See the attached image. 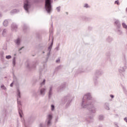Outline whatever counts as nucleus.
<instances>
[{
  "label": "nucleus",
  "instance_id": "1",
  "mask_svg": "<svg viewBox=\"0 0 127 127\" xmlns=\"http://www.w3.org/2000/svg\"><path fill=\"white\" fill-rule=\"evenodd\" d=\"M92 96L91 93H88L84 95L81 103L82 109H87L89 112V115L92 116V114L96 113L97 108L94 106V103L91 101Z\"/></svg>",
  "mask_w": 127,
  "mask_h": 127
},
{
  "label": "nucleus",
  "instance_id": "2",
  "mask_svg": "<svg viewBox=\"0 0 127 127\" xmlns=\"http://www.w3.org/2000/svg\"><path fill=\"white\" fill-rule=\"evenodd\" d=\"M46 68V64H44L42 66L39 68L40 76L38 79V82H40V86L41 87H42V86H44V85H45V82H46V80L45 79L42 78V71H43Z\"/></svg>",
  "mask_w": 127,
  "mask_h": 127
},
{
  "label": "nucleus",
  "instance_id": "3",
  "mask_svg": "<svg viewBox=\"0 0 127 127\" xmlns=\"http://www.w3.org/2000/svg\"><path fill=\"white\" fill-rule=\"evenodd\" d=\"M17 102L18 104V113L20 118H22V115H23V113H22V110H21V102L19 99V98H21V95L20 91L18 88L17 89Z\"/></svg>",
  "mask_w": 127,
  "mask_h": 127
},
{
  "label": "nucleus",
  "instance_id": "4",
  "mask_svg": "<svg viewBox=\"0 0 127 127\" xmlns=\"http://www.w3.org/2000/svg\"><path fill=\"white\" fill-rule=\"evenodd\" d=\"M103 74H104V71L102 69H96L95 70L94 75L93 76V81L95 86H97L99 83L98 80L99 76H102Z\"/></svg>",
  "mask_w": 127,
  "mask_h": 127
},
{
  "label": "nucleus",
  "instance_id": "5",
  "mask_svg": "<svg viewBox=\"0 0 127 127\" xmlns=\"http://www.w3.org/2000/svg\"><path fill=\"white\" fill-rule=\"evenodd\" d=\"M71 102H72V97H71V96L68 95L66 96H64L62 99V104H66V108H68L69 106H70V104H71Z\"/></svg>",
  "mask_w": 127,
  "mask_h": 127
},
{
  "label": "nucleus",
  "instance_id": "6",
  "mask_svg": "<svg viewBox=\"0 0 127 127\" xmlns=\"http://www.w3.org/2000/svg\"><path fill=\"white\" fill-rule=\"evenodd\" d=\"M90 70L91 67L90 66H87L86 67L85 66H80L77 70V73H88V72H90Z\"/></svg>",
  "mask_w": 127,
  "mask_h": 127
},
{
  "label": "nucleus",
  "instance_id": "7",
  "mask_svg": "<svg viewBox=\"0 0 127 127\" xmlns=\"http://www.w3.org/2000/svg\"><path fill=\"white\" fill-rule=\"evenodd\" d=\"M52 42L51 43V45L48 47L49 53L47 54V57L46 58V61L45 62V63H46V62L48 61V59H49V55H50V52H51V49H52V47L53 46L54 38H53V37H52Z\"/></svg>",
  "mask_w": 127,
  "mask_h": 127
},
{
  "label": "nucleus",
  "instance_id": "8",
  "mask_svg": "<svg viewBox=\"0 0 127 127\" xmlns=\"http://www.w3.org/2000/svg\"><path fill=\"white\" fill-rule=\"evenodd\" d=\"M30 3L28 0H25L24 2V8L27 12H29V8H30Z\"/></svg>",
  "mask_w": 127,
  "mask_h": 127
},
{
  "label": "nucleus",
  "instance_id": "9",
  "mask_svg": "<svg viewBox=\"0 0 127 127\" xmlns=\"http://www.w3.org/2000/svg\"><path fill=\"white\" fill-rule=\"evenodd\" d=\"M38 64V62L37 61H36L33 62L31 66H30V65L29 64H28L27 65V68L29 69V70H31V69H35Z\"/></svg>",
  "mask_w": 127,
  "mask_h": 127
},
{
  "label": "nucleus",
  "instance_id": "10",
  "mask_svg": "<svg viewBox=\"0 0 127 127\" xmlns=\"http://www.w3.org/2000/svg\"><path fill=\"white\" fill-rule=\"evenodd\" d=\"M17 25L16 24L13 23L11 25V31H13L14 32H16L17 31Z\"/></svg>",
  "mask_w": 127,
  "mask_h": 127
},
{
  "label": "nucleus",
  "instance_id": "11",
  "mask_svg": "<svg viewBox=\"0 0 127 127\" xmlns=\"http://www.w3.org/2000/svg\"><path fill=\"white\" fill-rule=\"evenodd\" d=\"M45 91H46L45 88H42L40 90L38 91V94H39V96L44 97V96H45Z\"/></svg>",
  "mask_w": 127,
  "mask_h": 127
},
{
  "label": "nucleus",
  "instance_id": "12",
  "mask_svg": "<svg viewBox=\"0 0 127 127\" xmlns=\"http://www.w3.org/2000/svg\"><path fill=\"white\" fill-rule=\"evenodd\" d=\"M53 86H51L50 87V89L48 93V99L49 100L51 99V97H52V95L53 94Z\"/></svg>",
  "mask_w": 127,
  "mask_h": 127
},
{
  "label": "nucleus",
  "instance_id": "13",
  "mask_svg": "<svg viewBox=\"0 0 127 127\" xmlns=\"http://www.w3.org/2000/svg\"><path fill=\"white\" fill-rule=\"evenodd\" d=\"M45 6H52L53 0H45Z\"/></svg>",
  "mask_w": 127,
  "mask_h": 127
},
{
  "label": "nucleus",
  "instance_id": "14",
  "mask_svg": "<svg viewBox=\"0 0 127 127\" xmlns=\"http://www.w3.org/2000/svg\"><path fill=\"white\" fill-rule=\"evenodd\" d=\"M53 118V116H52V115H51V114H49L48 116V118H47V126H51V120H52Z\"/></svg>",
  "mask_w": 127,
  "mask_h": 127
},
{
  "label": "nucleus",
  "instance_id": "15",
  "mask_svg": "<svg viewBox=\"0 0 127 127\" xmlns=\"http://www.w3.org/2000/svg\"><path fill=\"white\" fill-rule=\"evenodd\" d=\"M114 21V25L116 26L117 28H121L122 25L121 24V22H120V20L115 19Z\"/></svg>",
  "mask_w": 127,
  "mask_h": 127
},
{
  "label": "nucleus",
  "instance_id": "16",
  "mask_svg": "<svg viewBox=\"0 0 127 127\" xmlns=\"http://www.w3.org/2000/svg\"><path fill=\"white\" fill-rule=\"evenodd\" d=\"M23 30L24 33H26L29 31V27L27 26V25L24 24L23 27Z\"/></svg>",
  "mask_w": 127,
  "mask_h": 127
},
{
  "label": "nucleus",
  "instance_id": "17",
  "mask_svg": "<svg viewBox=\"0 0 127 127\" xmlns=\"http://www.w3.org/2000/svg\"><path fill=\"white\" fill-rule=\"evenodd\" d=\"M106 59L108 61H111V58H112V53L108 51L106 54Z\"/></svg>",
  "mask_w": 127,
  "mask_h": 127
},
{
  "label": "nucleus",
  "instance_id": "18",
  "mask_svg": "<svg viewBox=\"0 0 127 127\" xmlns=\"http://www.w3.org/2000/svg\"><path fill=\"white\" fill-rule=\"evenodd\" d=\"M39 48L41 49V50H43V49H45V48H46V46L44 44H40L39 45Z\"/></svg>",
  "mask_w": 127,
  "mask_h": 127
},
{
  "label": "nucleus",
  "instance_id": "19",
  "mask_svg": "<svg viewBox=\"0 0 127 127\" xmlns=\"http://www.w3.org/2000/svg\"><path fill=\"white\" fill-rule=\"evenodd\" d=\"M20 42H21V40L19 38L14 41V43L16 45H20Z\"/></svg>",
  "mask_w": 127,
  "mask_h": 127
},
{
  "label": "nucleus",
  "instance_id": "20",
  "mask_svg": "<svg viewBox=\"0 0 127 127\" xmlns=\"http://www.w3.org/2000/svg\"><path fill=\"white\" fill-rule=\"evenodd\" d=\"M3 25L5 27H6L8 25V20H5L3 22Z\"/></svg>",
  "mask_w": 127,
  "mask_h": 127
},
{
  "label": "nucleus",
  "instance_id": "21",
  "mask_svg": "<svg viewBox=\"0 0 127 127\" xmlns=\"http://www.w3.org/2000/svg\"><path fill=\"white\" fill-rule=\"evenodd\" d=\"M64 87H65L64 84L60 86H59L57 89L58 92H60L61 90H62L63 88H64Z\"/></svg>",
  "mask_w": 127,
  "mask_h": 127
},
{
  "label": "nucleus",
  "instance_id": "22",
  "mask_svg": "<svg viewBox=\"0 0 127 127\" xmlns=\"http://www.w3.org/2000/svg\"><path fill=\"white\" fill-rule=\"evenodd\" d=\"M98 120L99 121H104L105 120V116L103 115H100L98 117Z\"/></svg>",
  "mask_w": 127,
  "mask_h": 127
},
{
  "label": "nucleus",
  "instance_id": "23",
  "mask_svg": "<svg viewBox=\"0 0 127 127\" xmlns=\"http://www.w3.org/2000/svg\"><path fill=\"white\" fill-rule=\"evenodd\" d=\"M36 38L39 40H41L42 39V36H41V35H40V34L37 33L36 34Z\"/></svg>",
  "mask_w": 127,
  "mask_h": 127
},
{
  "label": "nucleus",
  "instance_id": "24",
  "mask_svg": "<svg viewBox=\"0 0 127 127\" xmlns=\"http://www.w3.org/2000/svg\"><path fill=\"white\" fill-rule=\"evenodd\" d=\"M104 108L106 109V110H110V106L109 105V103H106L104 104Z\"/></svg>",
  "mask_w": 127,
  "mask_h": 127
},
{
  "label": "nucleus",
  "instance_id": "25",
  "mask_svg": "<svg viewBox=\"0 0 127 127\" xmlns=\"http://www.w3.org/2000/svg\"><path fill=\"white\" fill-rule=\"evenodd\" d=\"M117 32L119 35H123V31L120 28H117Z\"/></svg>",
  "mask_w": 127,
  "mask_h": 127
},
{
  "label": "nucleus",
  "instance_id": "26",
  "mask_svg": "<svg viewBox=\"0 0 127 127\" xmlns=\"http://www.w3.org/2000/svg\"><path fill=\"white\" fill-rule=\"evenodd\" d=\"M106 42L108 43H111L112 42V37L111 36H109L106 39Z\"/></svg>",
  "mask_w": 127,
  "mask_h": 127
},
{
  "label": "nucleus",
  "instance_id": "27",
  "mask_svg": "<svg viewBox=\"0 0 127 127\" xmlns=\"http://www.w3.org/2000/svg\"><path fill=\"white\" fill-rule=\"evenodd\" d=\"M119 70L120 73H122V72H125L126 71V69L124 67H121Z\"/></svg>",
  "mask_w": 127,
  "mask_h": 127
},
{
  "label": "nucleus",
  "instance_id": "28",
  "mask_svg": "<svg viewBox=\"0 0 127 127\" xmlns=\"http://www.w3.org/2000/svg\"><path fill=\"white\" fill-rule=\"evenodd\" d=\"M83 19L85 21H91V18L90 17H87L86 16H83Z\"/></svg>",
  "mask_w": 127,
  "mask_h": 127
},
{
  "label": "nucleus",
  "instance_id": "29",
  "mask_svg": "<svg viewBox=\"0 0 127 127\" xmlns=\"http://www.w3.org/2000/svg\"><path fill=\"white\" fill-rule=\"evenodd\" d=\"M7 31V30H6V29H4L2 33V36H5V35H6V32Z\"/></svg>",
  "mask_w": 127,
  "mask_h": 127
},
{
  "label": "nucleus",
  "instance_id": "30",
  "mask_svg": "<svg viewBox=\"0 0 127 127\" xmlns=\"http://www.w3.org/2000/svg\"><path fill=\"white\" fill-rule=\"evenodd\" d=\"M15 59H16V58L15 57H14L13 58V59L12 61V64H13V66H15V64H16V60Z\"/></svg>",
  "mask_w": 127,
  "mask_h": 127
},
{
  "label": "nucleus",
  "instance_id": "31",
  "mask_svg": "<svg viewBox=\"0 0 127 127\" xmlns=\"http://www.w3.org/2000/svg\"><path fill=\"white\" fill-rule=\"evenodd\" d=\"M122 88L123 89V91L125 93V94L127 95V88H125V86H122Z\"/></svg>",
  "mask_w": 127,
  "mask_h": 127
},
{
  "label": "nucleus",
  "instance_id": "32",
  "mask_svg": "<svg viewBox=\"0 0 127 127\" xmlns=\"http://www.w3.org/2000/svg\"><path fill=\"white\" fill-rule=\"evenodd\" d=\"M51 111H52V112H53V111H54V110H55V106H54V105L52 104L51 105Z\"/></svg>",
  "mask_w": 127,
  "mask_h": 127
},
{
  "label": "nucleus",
  "instance_id": "33",
  "mask_svg": "<svg viewBox=\"0 0 127 127\" xmlns=\"http://www.w3.org/2000/svg\"><path fill=\"white\" fill-rule=\"evenodd\" d=\"M122 26H123V28H125L126 29H127V25L126 23H123Z\"/></svg>",
  "mask_w": 127,
  "mask_h": 127
},
{
  "label": "nucleus",
  "instance_id": "34",
  "mask_svg": "<svg viewBox=\"0 0 127 127\" xmlns=\"http://www.w3.org/2000/svg\"><path fill=\"white\" fill-rule=\"evenodd\" d=\"M62 69V65H59L56 68V71H58V70H61Z\"/></svg>",
  "mask_w": 127,
  "mask_h": 127
},
{
  "label": "nucleus",
  "instance_id": "35",
  "mask_svg": "<svg viewBox=\"0 0 127 127\" xmlns=\"http://www.w3.org/2000/svg\"><path fill=\"white\" fill-rule=\"evenodd\" d=\"M56 10H57L58 12H60V11L61 10V6H59L57 7Z\"/></svg>",
  "mask_w": 127,
  "mask_h": 127
},
{
  "label": "nucleus",
  "instance_id": "36",
  "mask_svg": "<svg viewBox=\"0 0 127 127\" xmlns=\"http://www.w3.org/2000/svg\"><path fill=\"white\" fill-rule=\"evenodd\" d=\"M38 95H39V93L38 92H34L33 96L35 97V98H37L38 97Z\"/></svg>",
  "mask_w": 127,
  "mask_h": 127
},
{
  "label": "nucleus",
  "instance_id": "37",
  "mask_svg": "<svg viewBox=\"0 0 127 127\" xmlns=\"http://www.w3.org/2000/svg\"><path fill=\"white\" fill-rule=\"evenodd\" d=\"M11 14H13V13H16V9H13L12 10H11V11L10 12Z\"/></svg>",
  "mask_w": 127,
  "mask_h": 127
},
{
  "label": "nucleus",
  "instance_id": "38",
  "mask_svg": "<svg viewBox=\"0 0 127 127\" xmlns=\"http://www.w3.org/2000/svg\"><path fill=\"white\" fill-rule=\"evenodd\" d=\"M92 30H93V27H92L91 26H88V30H89V31H91Z\"/></svg>",
  "mask_w": 127,
  "mask_h": 127
},
{
  "label": "nucleus",
  "instance_id": "39",
  "mask_svg": "<svg viewBox=\"0 0 127 127\" xmlns=\"http://www.w3.org/2000/svg\"><path fill=\"white\" fill-rule=\"evenodd\" d=\"M3 54H4L3 52H2L0 53V57H1V59H3V58H4V57H3Z\"/></svg>",
  "mask_w": 127,
  "mask_h": 127
},
{
  "label": "nucleus",
  "instance_id": "40",
  "mask_svg": "<svg viewBox=\"0 0 127 127\" xmlns=\"http://www.w3.org/2000/svg\"><path fill=\"white\" fill-rule=\"evenodd\" d=\"M0 87L2 90H6V87H5L3 84H2Z\"/></svg>",
  "mask_w": 127,
  "mask_h": 127
},
{
  "label": "nucleus",
  "instance_id": "41",
  "mask_svg": "<svg viewBox=\"0 0 127 127\" xmlns=\"http://www.w3.org/2000/svg\"><path fill=\"white\" fill-rule=\"evenodd\" d=\"M115 4H117V5H120V2H119V0H116L115 1Z\"/></svg>",
  "mask_w": 127,
  "mask_h": 127
},
{
  "label": "nucleus",
  "instance_id": "42",
  "mask_svg": "<svg viewBox=\"0 0 127 127\" xmlns=\"http://www.w3.org/2000/svg\"><path fill=\"white\" fill-rule=\"evenodd\" d=\"M6 59H11V56L8 55L5 57Z\"/></svg>",
  "mask_w": 127,
  "mask_h": 127
},
{
  "label": "nucleus",
  "instance_id": "43",
  "mask_svg": "<svg viewBox=\"0 0 127 127\" xmlns=\"http://www.w3.org/2000/svg\"><path fill=\"white\" fill-rule=\"evenodd\" d=\"M84 7H86V8H88V7H89V5L88 4L86 3L84 4Z\"/></svg>",
  "mask_w": 127,
  "mask_h": 127
},
{
  "label": "nucleus",
  "instance_id": "44",
  "mask_svg": "<svg viewBox=\"0 0 127 127\" xmlns=\"http://www.w3.org/2000/svg\"><path fill=\"white\" fill-rule=\"evenodd\" d=\"M4 113H5V117H6V115L7 114V110L6 109H4Z\"/></svg>",
  "mask_w": 127,
  "mask_h": 127
},
{
  "label": "nucleus",
  "instance_id": "45",
  "mask_svg": "<svg viewBox=\"0 0 127 127\" xmlns=\"http://www.w3.org/2000/svg\"><path fill=\"white\" fill-rule=\"evenodd\" d=\"M56 63H59L60 62V59H58L56 61Z\"/></svg>",
  "mask_w": 127,
  "mask_h": 127
},
{
  "label": "nucleus",
  "instance_id": "46",
  "mask_svg": "<svg viewBox=\"0 0 127 127\" xmlns=\"http://www.w3.org/2000/svg\"><path fill=\"white\" fill-rule=\"evenodd\" d=\"M55 50H57V51H58L59 50V46H57Z\"/></svg>",
  "mask_w": 127,
  "mask_h": 127
},
{
  "label": "nucleus",
  "instance_id": "47",
  "mask_svg": "<svg viewBox=\"0 0 127 127\" xmlns=\"http://www.w3.org/2000/svg\"><path fill=\"white\" fill-rule=\"evenodd\" d=\"M10 87H13V82L10 84Z\"/></svg>",
  "mask_w": 127,
  "mask_h": 127
},
{
  "label": "nucleus",
  "instance_id": "48",
  "mask_svg": "<svg viewBox=\"0 0 127 127\" xmlns=\"http://www.w3.org/2000/svg\"><path fill=\"white\" fill-rule=\"evenodd\" d=\"M23 48H24V47H22L21 48H20L19 49V51H20L21 50H22V49H23Z\"/></svg>",
  "mask_w": 127,
  "mask_h": 127
},
{
  "label": "nucleus",
  "instance_id": "49",
  "mask_svg": "<svg viewBox=\"0 0 127 127\" xmlns=\"http://www.w3.org/2000/svg\"><path fill=\"white\" fill-rule=\"evenodd\" d=\"M124 121H125V122H126V123H127V117H126V118H124Z\"/></svg>",
  "mask_w": 127,
  "mask_h": 127
},
{
  "label": "nucleus",
  "instance_id": "50",
  "mask_svg": "<svg viewBox=\"0 0 127 127\" xmlns=\"http://www.w3.org/2000/svg\"><path fill=\"white\" fill-rule=\"evenodd\" d=\"M115 125L116 127H119V126H118V123H115Z\"/></svg>",
  "mask_w": 127,
  "mask_h": 127
},
{
  "label": "nucleus",
  "instance_id": "51",
  "mask_svg": "<svg viewBox=\"0 0 127 127\" xmlns=\"http://www.w3.org/2000/svg\"><path fill=\"white\" fill-rule=\"evenodd\" d=\"M89 119H90V120H93V117L90 116V117H89Z\"/></svg>",
  "mask_w": 127,
  "mask_h": 127
},
{
  "label": "nucleus",
  "instance_id": "52",
  "mask_svg": "<svg viewBox=\"0 0 127 127\" xmlns=\"http://www.w3.org/2000/svg\"><path fill=\"white\" fill-rule=\"evenodd\" d=\"M40 127H43V125H42V124H41L40 125Z\"/></svg>",
  "mask_w": 127,
  "mask_h": 127
},
{
  "label": "nucleus",
  "instance_id": "53",
  "mask_svg": "<svg viewBox=\"0 0 127 127\" xmlns=\"http://www.w3.org/2000/svg\"><path fill=\"white\" fill-rule=\"evenodd\" d=\"M115 98V96L112 95V99H113V98Z\"/></svg>",
  "mask_w": 127,
  "mask_h": 127
},
{
  "label": "nucleus",
  "instance_id": "54",
  "mask_svg": "<svg viewBox=\"0 0 127 127\" xmlns=\"http://www.w3.org/2000/svg\"><path fill=\"white\" fill-rule=\"evenodd\" d=\"M1 16H2V15L1 13L0 12V17H1Z\"/></svg>",
  "mask_w": 127,
  "mask_h": 127
},
{
  "label": "nucleus",
  "instance_id": "55",
  "mask_svg": "<svg viewBox=\"0 0 127 127\" xmlns=\"http://www.w3.org/2000/svg\"><path fill=\"white\" fill-rule=\"evenodd\" d=\"M98 127H103V126H102V125H99Z\"/></svg>",
  "mask_w": 127,
  "mask_h": 127
},
{
  "label": "nucleus",
  "instance_id": "56",
  "mask_svg": "<svg viewBox=\"0 0 127 127\" xmlns=\"http://www.w3.org/2000/svg\"><path fill=\"white\" fill-rule=\"evenodd\" d=\"M51 27H52V28H53V24H52V25H51Z\"/></svg>",
  "mask_w": 127,
  "mask_h": 127
},
{
  "label": "nucleus",
  "instance_id": "57",
  "mask_svg": "<svg viewBox=\"0 0 127 127\" xmlns=\"http://www.w3.org/2000/svg\"><path fill=\"white\" fill-rule=\"evenodd\" d=\"M116 117H119V115L117 114L116 115Z\"/></svg>",
  "mask_w": 127,
  "mask_h": 127
},
{
  "label": "nucleus",
  "instance_id": "58",
  "mask_svg": "<svg viewBox=\"0 0 127 127\" xmlns=\"http://www.w3.org/2000/svg\"><path fill=\"white\" fill-rule=\"evenodd\" d=\"M58 120V118L56 119V121L57 122V121Z\"/></svg>",
  "mask_w": 127,
  "mask_h": 127
},
{
  "label": "nucleus",
  "instance_id": "59",
  "mask_svg": "<svg viewBox=\"0 0 127 127\" xmlns=\"http://www.w3.org/2000/svg\"><path fill=\"white\" fill-rule=\"evenodd\" d=\"M110 97L112 98V94L110 95Z\"/></svg>",
  "mask_w": 127,
  "mask_h": 127
},
{
  "label": "nucleus",
  "instance_id": "60",
  "mask_svg": "<svg viewBox=\"0 0 127 127\" xmlns=\"http://www.w3.org/2000/svg\"><path fill=\"white\" fill-rule=\"evenodd\" d=\"M43 54H44V53H45V52H43Z\"/></svg>",
  "mask_w": 127,
  "mask_h": 127
},
{
  "label": "nucleus",
  "instance_id": "61",
  "mask_svg": "<svg viewBox=\"0 0 127 127\" xmlns=\"http://www.w3.org/2000/svg\"><path fill=\"white\" fill-rule=\"evenodd\" d=\"M86 121H87V122H88L89 123H90V122H89L88 120H87V119H86Z\"/></svg>",
  "mask_w": 127,
  "mask_h": 127
},
{
  "label": "nucleus",
  "instance_id": "62",
  "mask_svg": "<svg viewBox=\"0 0 127 127\" xmlns=\"http://www.w3.org/2000/svg\"><path fill=\"white\" fill-rule=\"evenodd\" d=\"M1 31V30H0V32Z\"/></svg>",
  "mask_w": 127,
  "mask_h": 127
},
{
  "label": "nucleus",
  "instance_id": "63",
  "mask_svg": "<svg viewBox=\"0 0 127 127\" xmlns=\"http://www.w3.org/2000/svg\"><path fill=\"white\" fill-rule=\"evenodd\" d=\"M0 123H1L0 119Z\"/></svg>",
  "mask_w": 127,
  "mask_h": 127
}]
</instances>
